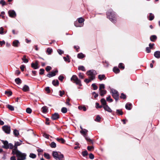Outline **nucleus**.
Listing matches in <instances>:
<instances>
[{
    "label": "nucleus",
    "mask_w": 160,
    "mask_h": 160,
    "mask_svg": "<svg viewBox=\"0 0 160 160\" xmlns=\"http://www.w3.org/2000/svg\"><path fill=\"white\" fill-rule=\"evenodd\" d=\"M103 107L105 111L109 112H112V110L107 105L103 106Z\"/></svg>",
    "instance_id": "15"
},
{
    "label": "nucleus",
    "mask_w": 160,
    "mask_h": 160,
    "mask_svg": "<svg viewBox=\"0 0 160 160\" xmlns=\"http://www.w3.org/2000/svg\"><path fill=\"white\" fill-rule=\"evenodd\" d=\"M7 108L11 111H12L14 110V107L11 105H7Z\"/></svg>",
    "instance_id": "40"
},
{
    "label": "nucleus",
    "mask_w": 160,
    "mask_h": 160,
    "mask_svg": "<svg viewBox=\"0 0 160 160\" xmlns=\"http://www.w3.org/2000/svg\"><path fill=\"white\" fill-rule=\"evenodd\" d=\"M157 39V36L155 35H152L150 37V40L152 42H154Z\"/></svg>",
    "instance_id": "22"
},
{
    "label": "nucleus",
    "mask_w": 160,
    "mask_h": 160,
    "mask_svg": "<svg viewBox=\"0 0 160 160\" xmlns=\"http://www.w3.org/2000/svg\"><path fill=\"white\" fill-rule=\"evenodd\" d=\"M79 70H81L83 71H86L85 67L83 66H79L78 67V68Z\"/></svg>",
    "instance_id": "32"
},
{
    "label": "nucleus",
    "mask_w": 160,
    "mask_h": 160,
    "mask_svg": "<svg viewBox=\"0 0 160 160\" xmlns=\"http://www.w3.org/2000/svg\"><path fill=\"white\" fill-rule=\"evenodd\" d=\"M64 78V77L62 75H60L58 77V79L61 81H62Z\"/></svg>",
    "instance_id": "56"
},
{
    "label": "nucleus",
    "mask_w": 160,
    "mask_h": 160,
    "mask_svg": "<svg viewBox=\"0 0 160 160\" xmlns=\"http://www.w3.org/2000/svg\"><path fill=\"white\" fill-rule=\"evenodd\" d=\"M78 108L80 110L83 109V111H86V108L85 106H79L78 107Z\"/></svg>",
    "instance_id": "38"
},
{
    "label": "nucleus",
    "mask_w": 160,
    "mask_h": 160,
    "mask_svg": "<svg viewBox=\"0 0 160 160\" xmlns=\"http://www.w3.org/2000/svg\"><path fill=\"white\" fill-rule=\"evenodd\" d=\"M107 17L113 23L116 22V15L115 12L112 10H110L107 12Z\"/></svg>",
    "instance_id": "1"
},
{
    "label": "nucleus",
    "mask_w": 160,
    "mask_h": 160,
    "mask_svg": "<svg viewBox=\"0 0 160 160\" xmlns=\"http://www.w3.org/2000/svg\"><path fill=\"white\" fill-rule=\"evenodd\" d=\"M48 108L46 106H43L42 108V112L44 113H46L47 112Z\"/></svg>",
    "instance_id": "30"
},
{
    "label": "nucleus",
    "mask_w": 160,
    "mask_h": 160,
    "mask_svg": "<svg viewBox=\"0 0 160 160\" xmlns=\"http://www.w3.org/2000/svg\"><path fill=\"white\" fill-rule=\"evenodd\" d=\"M98 78H99V79L101 81L103 79H104V78L105 79H106V78L105 77V76L104 75V74H102V75H99L98 76Z\"/></svg>",
    "instance_id": "28"
},
{
    "label": "nucleus",
    "mask_w": 160,
    "mask_h": 160,
    "mask_svg": "<svg viewBox=\"0 0 160 160\" xmlns=\"http://www.w3.org/2000/svg\"><path fill=\"white\" fill-rule=\"evenodd\" d=\"M154 56L157 58H160V51H157L154 53Z\"/></svg>",
    "instance_id": "18"
},
{
    "label": "nucleus",
    "mask_w": 160,
    "mask_h": 160,
    "mask_svg": "<svg viewBox=\"0 0 160 160\" xmlns=\"http://www.w3.org/2000/svg\"><path fill=\"white\" fill-rule=\"evenodd\" d=\"M22 90L24 92H27L29 91V88L28 86L25 85L23 87Z\"/></svg>",
    "instance_id": "20"
},
{
    "label": "nucleus",
    "mask_w": 160,
    "mask_h": 160,
    "mask_svg": "<svg viewBox=\"0 0 160 160\" xmlns=\"http://www.w3.org/2000/svg\"><path fill=\"white\" fill-rule=\"evenodd\" d=\"M82 155L84 157H85L88 155V152L87 150H85L82 152Z\"/></svg>",
    "instance_id": "46"
},
{
    "label": "nucleus",
    "mask_w": 160,
    "mask_h": 160,
    "mask_svg": "<svg viewBox=\"0 0 160 160\" xmlns=\"http://www.w3.org/2000/svg\"><path fill=\"white\" fill-rule=\"evenodd\" d=\"M58 72V71L56 70L54 71L51 72L48 74L47 75V77L49 78H51L52 77L56 75V73Z\"/></svg>",
    "instance_id": "13"
},
{
    "label": "nucleus",
    "mask_w": 160,
    "mask_h": 160,
    "mask_svg": "<svg viewBox=\"0 0 160 160\" xmlns=\"http://www.w3.org/2000/svg\"><path fill=\"white\" fill-rule=\"evenodd\" d=\"M52 156L57 160H64L63 155L61 154H59L57 152L53 151L52 152Z\"/></svg>",
    "instance_id": "5"
},
{
    "label": "nucleus",
    "mask_w": 160,
    "mask_h": 160,
    "mask_svg": "<svg viewBox=\"0 0 160 160\" xmlns=\"http://www.w3.org/2000/svg\"><path fill=\"white\" fill-rule=\"evenodd\" d=\"M92 80H91V78H89V79L86 78L84 80V82L87 83H88Z\"/></svg>",
    "instance_id": "55"
},
{
    "label": "nucleus",
    "mask_w": 160,
    "mask_h": 160,
    "mask_svg": "<svg viewBox=\"0 0 160 160\" xmlns=\"http://www.w3.org/2000/svg\"><path fill=\"white\" fill-rule=\"evenodd\" d=\"M100 95L101 96H103L106 93L107 91L106 90H99Z\"/></svg>",
    "instance_id": "26"
},
{
    "label": "nucleus",
    "mask_w": 160,
    "mask_h": 160,
    "mask_svg": "<svg viewBox=\"0 0 160 160\" xmlns=\"http://www.w3.org/2000/svg\"><path fill=\"white\" fill-rule=\"evenodd\" d=\"M118 67L119 68H122V69H124V67L123 65V64L122 63H120L119 64Z\"/></svg>",
    "instance_id": "52"
},
{
    "label": "nucleus",
    "mask_w": 160,
    "mask_h": 160,
    "mask_svg": "<svg viewBox=\"0 0 160 160\" xmlns=\"http://www.w3.org/2000/svg\"><path fill=\"white\" fill-rule=\"evenodd\" d=\"M26 112L28 113H31L32 112V110L31 108H28L26 109Z\"/></svg>",
    "instance_id": "50"
},
{
    "label": "nucleus",
    "mask_w": 160,
    "mask_h": 160,
    "mask_svg": "<svg viewBox=\"0 0 160 160\" xmlns=\"http://www.w3.org/2000/svg\"><path fill=\"white\" fill-rule=\"evenodd\" d=\"M45 91L48 93H49L50 92V90L49 87H47L45 88Z\"/></svg>",
    "instance_id": "61"
},
{
    "label": "nucleus",
    "mask_w": 160,
    "mask_h": 160,
    "mask_svg": "<svg viewBox=\"0 0 160 160\" xmlns=\"http://www.w3.org/2000/svg\"><path fill=\"white\" fill-rule=\"evenodd\" d=\"M88 131L87 130L84 129H82L80 131V132L82 134L83 137L85 138V139L89 142L93 143L92 141L88 137Z\"/></svg>",
    "instance_id": "3"
},
{
    "label": "nucleus",
    "mask_w": 160,
    "mask_h": 160,
    "mask_svg": "<svg viewBox=\"0 0 160 160\" xmlns=\"http://www.w3.org/2000/svg\"><path fill=\"white\" fill-rule=\"evenodd\" d=\"M73 81L76 84L80 86H82L81 80L78 79L77 77H76V79H74Z\"/></svg>",
    "instance_id": "14"
},
{
    "label": "nucleus",
    "mask_w": 160,
    "mask_h": 160,
    "mask_svg": "<svg viewBox=\"0 0 160 160\" xmlns=\"http://www.w3.org/2000/svg\"><path fill=\"white\" fill-rule=\"evenodd\" d=\"M19 44V42L18 40H15L12 42V45L14 47H18Z\"/></svg>",
    "instance_id": "17"
},
{
    "label": "nucleus",
    "mask_w": 160,
    "mask_h": 160,
    "mask_svg": "<svg viewBox=\"0 0 160 160\" xmlns=\"http://www.w3.org/2000/svg\"><path fill=\"white\" fill-rule=\"evenodd\" d=\"M89 158L91 159H93L94 157L93 154L92 153H90V154H89Z\"/></svg>",
    "instance_id": "58"
},
{
    "label": "nucleus",
    "mask_w": 160,
    "mask_h": 160,
    "mask_svg": "<svg viewBox=\"0 0 160 160\" xmlns=\"http://www.w3.org/2000/svg\"><path fill=\"white\" fill-rule=\"evenodd\" d=\"M29 157L32 158H36V155L34 153H31L30 154Z\"/></svg>",
    "instance_id": "51"
},
{
    "label": "nucleus",
    "mask_w": 160,
    "mask_h": 160,
    "mask_svg": "<svg viewBox=\"0 0 160 160\" xmlns=\"http://www.w3.org/2000/svg\"><path fill=\"white\" fill-rule=\"evenodd\" d=\"M59 118V115L58 113L55 112L52 114L51 118L52 120H56Z\"/></svg>",
    "instance_id": "12"
},
{
    "label": "nucleus",
    "mask_w": 160,
    "mask_h": 160,
    "mask_svg": "<svg viewBox=\"0 0 160 160\" xmlns=\"http://www.w3.org/2000/svg\"><path fill=\"white\" fill-rule=\"evenodd\" d=\"M52 84L55 86H58L59 85V82L58 80H54L52 81Z\"/></svg>",
    "instance_id": "19"
},
{
    "label": "nucleus",
    "mask_w": 160,
    "mask_h": 160,
    "mask_svg": "<svg viewBox=\"0 0 160 160\" xmlns=\"http://www.w3.org/2000/svg\"><path fill=\"white\" fill-rule=\"evenodd\" d=\"M85 57V56L82 53H80L78 54L77 57L79 59H82Z\"/></svg>",
    "instance_id": "25"
},
{
    "label": "nucleus",
    "mask_w": 160,
    "mask_h": 160,
    "mask_svg": "<svg viewBox=\"0 0 160 160\" xmlns=\"http://www.w3.org/2000/svg\"><path fill=\"white\" fill-rule=\"evenodd\" d=\"M86 74L87 75L89 76V78H91V80H93L95 79V76L97 74V73L95 70H91L88 71Z\"/></svg>",
    "instance_id": "4"
},
{
    "label": "nucleus",
    "mask_w": 160,
    "mask_h": 160,
    "mask_svg": "<svg viewBox=\"0 0 160 160\" xmlns=\"http://www.w3.org/2000/svg\"><path fill=\"white\" fill-rule=\"evenodd\" d=\"M2 129L6 133L8 134L10 133L11 129L10 126L5 125L2 127Z\"/></svg>",
    "instance_id": "9"
},
{
    "label": "nucleus",
    "mask_w": 160,
    "mask_h": 160,
    "mask_svg": "<svg viewBox=\"0 0 160 160\" xmlns=\"http://www.w3.org/2000/svg\"><path fill=\"white\" fill-rule=\"evenodd\" d=\"M51 68H52L50 66H48L46 68V70L47 72H48L51 70Z\"/></svg>",
    "instance_id": "60"
},
{
    "label": "nucleus",
    "mask_w": 160,
    "mask_h": 160,
    "mask_svg": "<svg viewBox=\"0 0 160 160\" xmlns=\"http://www.w3.org/2000/svg\"><path fill=\"white\" fill-rule=\"evenodd\" d=\"M43 156L46 158L48 159H49L50 158V157L49 154L46 153H45L44 154Z\"/></svg>",
    "instance_id": "37"
},
{
    "label": "nucleus",
    "mask_w": 160,
    "mask_h": 160,
    "mask_svg": "<svg viewBox=\"0 0 160 160\" xmlns=\"http://www.w3.org/2000/svg\"><path fill=\"white\" fill-rule=\"evenodd\" d=\"M100 101L103 106L107 105V102L106 100L104 98H102L101 99Z\"/></svg>",
    "instance_id": "31"
},
{
    "label": "nucleus",
    "mask_w": 160,
    "mask_h": 160,
    "mask_svg": "<svg viewBox=\"0 0 160 160\" xmlns=\"http://www.w3.org/2000/svg\"><path fill=\"white\" fill-rule=\"evenodd\" d=\"M56 140L58 142H61L62 143H64L65 142V140L62 138H56Z\"/></svg>",
    "instance_id": "24"
},
{
    "label": "nucleus",
    "mask_w": 160,
    "mask_h": 160,
    "mask_svg": "<svg viewBox=\"0 0 160 160\" xmlns=\"http://www.w3.org/2000/svg\"><path fill=\"white\" fill-rule=\"evenodd\" d=\"M116 113L118 115H122L123 112L121 110L117 109L116 110Z\"/></svg>",
    "instance_id": "34"
},
{
    "label": "nucleus",
    "mask_w": 160,
    "mask_h": 160,
    "mask_svg": "<svg viewBox=\"0 0 160 160\" xmlns=\"http://www.w3.org/2000/svg\"><path fill=\"white\" fill-rule=\"evenodd\" d=\"M0 4H2V6L5 5L6 4V2L4 0H1L0 1Z\"/></svg>",
    "instance_id": "53"
},
{
    "label": "nucleus",
    "mask_w": 160,
    "mask_h": 160,
    "mask_svg": "<svg viewBox=\"0 0 160 160\" xmlns=\"http://www.w3.org/2000/svg\"><path fill=\"white\" fill-rule=\"evenodd\" d=\"M132 107V104L131 103L128 102L126 103L125 105L126 108L128 110H130Z\"/></svg>",
    "instance_id": "16"
},
{
    "label": "nucleus",
    "mask_w": 160,
    "mask_h": 160,
    "mask_svg": "<svg viewBox=\"0 0 160 160\" xmlns=\"http://www.w3.org/2000/svg\"><path fill=\"white\" fill-rule=\"evenodd\" d=\"M31 66L34 69H38L39 68L38 61H36L35 63H32L31 64Z\"/></svg>",
    "instance_id": "10"
},
{
    "label": "nucleus",
    "mask_w": 160,
    "mask_h": 160,
    "mask_svg": "<svg viewBox=\"0 0 160 160\" xmlns=\"http://www.w3.org/2000/svg\"><path fill=\"white\" fill-rule=\"evenodd\" d=\"M120 97L122 99H125L126 98V96L123 93H122L121 94V96H120Z\"/></svg>",
    "instance_id": "49"
},
{
    "label": "nucleus",
    "mask_w": 160,
    "mask_h": 160,
    "mask_svg": "<svg viewBox=\"0 0 160 160\" xmlns=\"http://www.w3.org/2000/svg\"><path fill=\"white\" fill-rule=\"evenodd\" d=\"M58 52L60 55H61L64 53V52L60 49H58L57 50Z\"/></svg>",
    "instance_id": "62"
},
{
    "label": "nucleus",
    "mask_w": 160,
    "mask_h": 160,
    "mask_svg": "<svg viewBox=\"0 0 160 160\" xmlns=\"http://www.w3.org/2000/svg\"><path fill=\"white\" fill-rule=\"evenodd\" d=\"M113 71L116 73H118L120 72L119 69L117 67H114L113 68Z\"/></svg>",
    "instance_id": "29"
},
{
    "label": "nucleus",
    "mask_w": 160,
    "mask_h": 160,
    "mask_svg": "<svg viewBox=\"0 0 160 160\" xmlns=\"http://www.w3.org/2000/svg\"><path fill=\"white\" fill-rule=\"evenodd\" d=\"M4 28L3 27L0 28V34H3L4 33L3 32Z\"/></svg>",
    "instance_id": "59"
},
{
    "label": "nucleus",
    "mask_w": 160,
    "mask_h": 160,
    "mask_svg": "<svg viewBox=\"0 0 160 160\" xmlns=\"http://www.w3.org/2000/svg\"><path fill=\"white\" fill-rule=\"evenodd\" d=\"M105 88V85L103 84H101L99 85V91L102 90V89Z\"/></svg>",
    "instance_id": "47"
},
{
    "label": "nucleus",
    "mask_w": 160,
    "mask_h": 160,
    "mask_svg": "<svg viewBox=\"0 0 160 160\" xmlns=\"http://www.w3.org/2000/svg\"><path fill=\"white\" fill-rule=\"evenodd\" d=\"M78 22L80 24L83 22L84 19L82 17H80L78 19Z\"/></svg>",
    "instance_id": "35"
},
{
    "label": "nucleus",
    "mask_w": 160,
    "mask_h": 160,
    "mask_svg": "<svg viewBox=\"0 0 160 160\" xmlns=\"http://www.w3.org/2000/svg\"><path fill=\"white\" fill-rule=\"evenodd\" d=\"M61 112L64 113H66L67 112V110L66 108L63 107L61 109Z\"/></svg>",
    "instance_id": "43"
},
{
    "label": "nucleus",
    "mask_w": 160,
    "mask_h": 160,
    "mask_svg": "<svg viewBox=\"0 0 160 160\" xmlns=\"http://www.w3.org/2000/svg\"><path fill=\"white\" fill-rule=\"evenodd\" d=\"M2 142L3 144L4 145L2 146V147L6 149H12L13 148V145L11 143H8L7 141L2 140Z\"/></svg>",
    "instance_id": "6"
},
{
    "label": "nucleus",
    "mask_w": 160,
    "mask_h": 160,
    "mask_svg": "<svg viewBox=\"0 0 160 160\" xmlns=\"http://www.w3.org/2000/svg\"><path fill=\"white\" fill-rule=\"evenodd\" d=\"M148 17L149 20L152 21L154 19V16L153 14L150 13H149V15L148 16Z\"/></svg>",
    "instance_id": "21"
},
{
    "label": "nucleus",
    "mask_w": 160,
    "mask_h": 160,
    "mask_svg": "<svg viewBox=\"0 0 160 160\" xmlns=\"http://www.w3.org/2000/svg\"><path fill=\"white\" fill-rule=\"evenodd\" d=\"M22 141L20 140V142H15L14 145L13 146V148L12 150V152H14L18 150V147L20 146L22 144Z\"/></svg>",
    "instance_id": "8"
},
{
    "label": "nucleus",
    "mask_w": 160,
    "mask_h": 160,
    "mask_svg": "<svg viewBox=\"0 0 160 160\" xmlns=\"http://www.w3.org/2000/svg\"><path fill=\"white\" fill-rule=\"evenodd\" d=\"M13 155H16L17 157V160H24L26 159V154L25 153H22L19 150L16 151L14 152H12Z\"/></svg>",
    "instance_id": "2"
},
{
    "label": "nucleus",
    "mask_w": 160,
    "mask_h": 160,
    "mask_svg": "<svg viewBox=\"0 0 160 160\" xmlns=\"http://www.w3.org/2000/svg\"><path fill=\"white\" fill-rule=\"evenodd\" d=\"M111 92L113 98L116 101H118L119 99V94L118 91L114 89H112L111 90Z\"/></svg>",
    "instance_id": "7"
},
{
    "label": "nucleus",
    "mask_w": 160,
    "mask_h": 160,
    "mask_svg": "<svg viewBox=\"0 0 160 160\" xmlns=\"http://www.w3.org/2000/svg\"><path fill=\"white\" fill-rule=\"evenodd\" d=\"M44 69H40V72L39 73V74L40 75H42L44 74Z\"/></svg>",
    "instance_id": "57"
},
{
    "label": "nucleus",
    "mask_w": 160,
    "mask_h": 160,
    "mask_svg": "<svg viewBox=\"0 0 160 160\" xmlns=\"http://www.w3.org/2000/svg\"><path fill=\"white\" fill-rule=\"evenodd\" d=\"M101 119V118L100 117V116L99 115H98L96 118L95 119V121L99 122Z\"/></svg>",
    "instance_id": "42"
},
{
    "label": "nucleus",
    "mask_w": 160,
    "mask_h": 160,
    "mask_svg": "<svg viewBox=\"0 0 160 160\" xmlns=\"http://www.w3.org/2000/svg\"><path fill=\"white\" fill-rule=\"evenodd\" d=\"M5 93L8 96H11L12 94V92L11 91H5Z\"/></svg>",
    "instance_id": "39"
},
{
    "label": "nucleus",
    "mask_w": 160,
    "mask_h": 160,
    "mask_svg": "<svg viewBox=\"0 0 160 160\" xmlns=\"http://www.w3.org/2000/svg\"><path fill=\"white\" fill-rule=\"evenodd\" d=\"M96 108H100L103 107V106L102 105H99V103L98 102H96Z\"/></svg>",
    "instance_id": "54"
},
{
    "label": "nucleus",
    "mask_w": 160,
    "mask_h": 160,
    "mask_svg": "<svg viewBox=\"0 0 160 160\" xmlns=\"http://www.w3.org/2000/svg\"><path fill=\"white\" fill-rule=\"evenodd\" d=\"M106 100L108 102H112L113 101V99L111 98V96L110 95L107 98Z\"/></svg>",
    "instance_id": "41"
},
{
    "label": "nucleus",
    "mask_w": 160,
    "mask_h": 160,
    "mask_svg": "<svg viewBox=\"0 0 160 160\" xmlns=\"http://www.w3.org/2000/svg\"><path fill=\"white\" fill-rule=\"evenodd\" d=\"M52 52V49L50 48H47L46 50V52L48 55H50L51 54Z\"/></svg>",
    "instance_id": "27"
},
{
    "label": "nucleus",
    "mask_w": 160,
    "mask_h": 160,
    "mask_svg": "<svg viewBox=\"0 0 160 160\" xmlns=\"http://www.w3.org/2000/svg\"><path fill=\"white\" fill-rule=\"evenodd\" d=\"M50 146L52 148H55L56 147V144L54 142H53L50 144Z\"/></svg>",
    "instance_id": "36"
},
{
    "label": "nucleus",
    "mask_w": 160,
    "mask_h": 160,
    "mask_svg": "<svg viewBox=\"0 0 160 160\" xmlns=\"http://www.w3.org/2000/svg\"><path fill=\"white\" fill-rule=\"evenodd\" d=\"M13 132L14 135L16 137H17L19 134L18 131L16 129L14 130Z\"/></svg>",
    "instance_id": "44"
},
{
    "label": "nucleus",
    "mask_w": 160,
    "mask_h": 160,
    "mask_svg": "<svg viewBox=\"0 0 160 160\" xmlns=\"http://www.w3.org/2000/svg\"><path fill=\"white\" fill-rule=\"evenodd\" d=\"M22 60L23 61V62L25 63H27L28 62V60L26 58V56L24 55L22 58Z\"/></svg>",
    "instance_id": "33"
},
{
    "label": "nucleus",
    "mask_w": 160,
    "mask_h": 160,
    "mask_svg": "<svg viewBox=\"0 0 160 160\" xmlns=\"http://www.w3.org/2000/svg\"><path fill=\"white\" fill-rule=\"evenodd\" d=\"M80 24L78 22H74V24L75 26L76 27H81L83 26V25L81 26L80 25Z\"/></svg>",
    "instance_id": "48"
},
{
    "label": "nucleus",
    "mask_w": 160,
    "mask_h": 160,
    "mask_svg": "<svg viewBox=\"0 0 160 160\" xmlns=\"http://www.w3.org/2000/svg\"><path fill=\"white\" fill-rule=\"evenodd\" d=\"M92 94L93 95H94V98H96L98 96V94L97 93L95 92H94L92 93Z\"/></svg>",
    "instance_id": "64"
},
{
    "label": "nucleus",
    "mask_w": 160,
    "mask_h": 160,
    "mask_svg": "<svg viewBox=\"0 0 160 160\" xmlns=\"http://www.w3.org/2000/svg\"><path fill=\"white\" fill-rule=\"evenodd\" d=\"M92 86L94 90H96L98 88V87L96 85L95 83L92 84Z\"/></svg>",
    "instance_id": "45"
},
{
    "label": "nucleus",
    "mask_w": 160,
    "mask_h": 160,
    "mask_svg": "<svg viewBox=\"0 0 160 160\" xmlns=\"http://www.w3.org/2000/svg\"><path fill=\"white\" fill-rule=\"evenodd\" d=\"M15 82L18 85H20L22 83V81L21 80V79L19 78H16L15 80Z\"/></svg>",
    "instance_id": "23"
},
{
    "label": "nucleus",
    "mask_w": 160,
    "mask_h": 160,
    "mask_svg": "<svg viewBox=\"0 0 160 160\" xmlns=\"http://www.w3.org/2000/svg\"><path fill=\"white\" fill-rule=\"evenodd\" d=\"M9 16L12 18H15L16 16V14L14 10H9L8 11Z\"/></svg>",
    "instance_id": "11"
},
{
    "label": "nucleus",
    "mask_w": 160,
    "mask_h": 160,
    "mask_svg": "<svg viewBox=\"0 0 160 160\" xmlns=\"http://www.w3.org/2000/svg\"><path fill=\"white\" fill-rule=\"evenodd\" d=\"M25 67L24 65H21V66L20 67V68L22 72L24 71V69Z\"/></svg>",
    "instance_id": "63"
}]
</instances>
